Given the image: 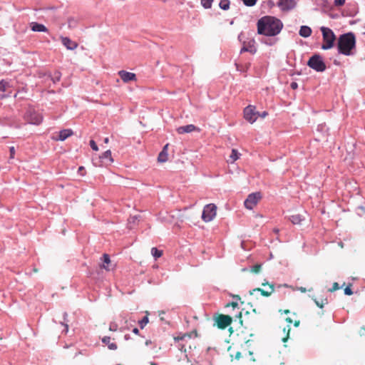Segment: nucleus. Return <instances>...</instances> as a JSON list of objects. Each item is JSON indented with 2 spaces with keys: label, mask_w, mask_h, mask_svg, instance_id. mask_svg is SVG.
Here are the masks:
<instances>
[{
  "label": "nucleus",
  "mask_w": 365,
  "mask_h": 365,
  "mask_svg": "<svg viewBox=\"0 0 365 365\" xmlns=\"http://www.w3.org/2000/svg\"><path fill=\"white\" fill-rule=\"evenodd\" d=\"M257 33L267 36L279 34L283 28L282 22L276 17L265 16L259 19L257 24Z\"/></svg>",
  "instance_id": "obj_1"
},
{
  "label": "nucleus",
  "mask_w": 365,
  "mask_h": 365,
  "mask_svg": "<svg viewBox=\"0 0 365 365\" xmlns=\"http://www.w3.org/2000/svg\"><path fill=\"white\" fill-rule=\"evenodd\" d=\"M338 51L345 56H350L356 47V37L352 32L339 36L337 43Z\"/></svg>",
  "instance_id": "obj_2"
},
{
  "label": "nucleus",
  "mask_w": 365,
  "mask_h": 365,
  "mask_svg": "<svg viewBox=\"0 0 365 365\" xmlns=\"http://www.w3.org/2000/svg\"><path fill=\"white\" fill-rule=\"evenodd\" d=\"M320 30L322 31L323 38L322 48L324 50H328L333 48L336 41V35L333 31L325 26H322Z\"/></svg>",
  "instance_id": "obj_3"
},
{
  "label": "nucleus",
  "mask_w": 365,
  "mask_h": 365,
  "mask_svg": "<svg viewBox=\"0 0 365 365\" xmlns=\"http://www.w3.org/2000/svg\"><path fill=\"white\" fill-rule=\"evenodd\" d=\"M308 66L317 72H323L326 70V65L322 58L319 54L312 56L307 62Z\"/></svg>",
  "instance_id": "obj_4"
},
{
  "label": "nucleus",
  "mask_w": 365,
  "mask_h": 365,
  "mask_svg": "<svg viewBox=\"0 0 365 365\" xmlns=\"http://www.w3.org/2000/svg\"><path fill=\"white\" fill-rule=\"evenodd\" d=\"M216 205L214 204H208L205 205L203 209L202 219L206 222H210L216 216Z\"/></svg>",
  "instance_id": "obj_5"
},
{
  "label": "nucleus",
  "mask_w": 365,
  "mask_h": 365,
  "mask_svg": "<svg viewBox=\"0 0 365 365\" xmlns=\"http://www.w3.org/2000/svg\"><path fill=\"white\" fill-rule=\"evenodd\" d=\"M232 317L222 314H218L215 318V325L220 329H225L232 324Z\"/></svg>",
  "instance_id": "obj_6"
},
{
  "label": "nucleus",
  "mask_w": 365,
  "mask_h": 365,
  "mask_svg": "<svg viewBox=\"0 0 365 365\" xmlns=\"http://www.w3.org/2000/svg\"><path fill=\"white\" fill-rule=\"evenodd\" d=\"M261 198L262 195L260 192H253L250 194L244 202L245 207L249 210L253 209Z\"/></svg>",
  "instance_id": "obj_7"
},
{
  "label": "nucleus",
  "mask_w": 365,
  "mask_h": 365,
  "mask_svg": "<svg viewBox=\"0 0 365 365\" xmlns=\"http://www.w3.org/2000/svg\"><path fill=\"white\" fill-rule=\"evenodd\" d=\"M258 112L255 111V106H248L244 109V118L250 123H253L257 119Z\"/></svg>",
  "instance_id": "obj_8"
},
{
  "label": "nucleus",
  "mask_w": 365,
  "mask_h": 365,
  "mask_svg": "<svg viewBox=\"0 0 365 365\" xmlns=\"http://www.w3.org/2000/svg\"><path fill=\"white\" fill-rule=\"evenodd\" d=\"M26 118L30 123L34 125H39L43 120L42 115L35 111H29Z\"/></svg>",
  "instance_id": "obj_9"
},
{
  "label": "nucleus",
  "mask_w": 365,
  "mask_h": 365,
  "mask_svg": "<svg viewBox=\"0 0 365 365\" xmlns=\"http://www.w3.org/2000/svg\"><path fill=\"white\" fill-rule=\"evenodd\" d=\"M277 6L282 11H289L294 9L296 6L295 0H279Z\"/></svg>",
  "instance_id": "obj_10"
},
{
  "label": "nucleus",
  "mask_w": 365,
  "mask_h": 365,
  "mask_svg": "<svg viewBox=\"0 0 365 365\" xmlns=\"http://www.w3.org/2000/svg\"><path fill=\"white\" fill-rule=\"evenodd\" d=\"M118 76L124 83L136 81V76L135 73L124 70L118 71Z\"/></svg>",
  "instance_id": "obj_11"
},
{
  "label": "nucleus",
  "mask_w": 365,
  "mask_h": 365,
  "mask_svg": "<svg viewBox=\"0 0 365 365\" xmlns=\"http://www.w3.org/2000/svg\"><path fill=\"white\" fill-rule=\"evenodd\" d=\"M267 285H268V287H269V291H265V289H263L261 288H255L252 290L251 294H252L253 292H259L264 297H269L274 291V285L273 284H269L268 282L262 283V286H267Z\"/></svg>",
  "instance_id": "obj_12"
},
{
  "label": "nucleus",
  "mask_w": 365,
  "mask_h": 365,
  "mask_svg": "<svg viewBox=\"0 0 365 365\" xmlns=\"http://www.w3.org/2000/svg\"><path fill=\"white\" fill-rule=\"evenodd\" d=\"M101 161V165L108 166L113 163V159L111 155V151L110 150L104 152L101 156H100Z\"/></svg>",
  "instance_id": "obj_13"
},
{
  "label": "nucleus",
  "mask_w": 365,
  "mask_h": 365,
  "mask_svg": "<svg viewBox=\"0 0 365 365\" xmlns=\"http://www.w3.org/2000/svg\"><path fill=\"white\" fill-rule=\"evenodd\" d=\"M62 44L68 50H75L78 44L68 37H61Z\"/></svg>",
  "instance_id": "obj_14"
},
{
  "label": "nucleus",
  "mask_w": 365,
  "mask_h": 365,
  "mask_svg": "<svg viewBox=\"0 0 365 365\" xmlns=\"http://www.w3.org/2000/svg\"><path fill=\"white\" fill-rule=\"evenodd\" d=\"M73 132L71 129H63L58 133V137H53V139L55 140H65L68 137L71 136Z\"/></svg>",
  "instance_id": "obj_15"
},
{
  "label": "nucleus",
  "mask_w": 365,
  "mask_h": 365,
  "mask_svg": "<svg viewBox=\"0 0 365 365\" xmlns=\"http://www.w3.org/2000/svg\"><path fill=\"white\" fill-rule=\"evenodd\" d=\"M195 130H199V129L196 126L192 125V124H190V125H184V126H180V127L178 128V129H177V132L179 134H184V133H191V132H193V131H195Z\"/></svg>",
  "instance_id": "obj_16"
},
{
  "label": "nucleus",
  "mask_w": 365,
  "mask_h": 365,
  "mask_svg": "<svg viewBox=\"0 0 365 365\" xmlns=\"http://www.w3.org/2000/svg\"><path fill=\"white\" fill-rule=\"evenodd\" d=\"M30 26L33 31H36V32H47L48 31L47 28L44 25L36 23V22H31L30 24Z\"/></svg>",
  "instance_id": "obj_17"
},
{
  "label": "nucleus",
  "mask_w": 365,
  "mask_h": 365,
  "mask_svg": "<svg viewBox=\"0 0 365 365\" xmlns=\"http://www.w3.org/2000/svg\"><path fill=\"white\" fill-rule=\"evenodd\" d=\"M168 144H166L164 148H163L162 151L159 153L158 157V160L160 163H165L168 159Z\"/></svg>",
  "instance_id": "obj_18"
},
{
  "label": "nucleus",
  "mask_w": 365,
  "mask_h": 365,
  "mask_svg": "<svg viewBox=\"0 0 365 365\" xmlns=\"http://www.w3.org/2000/svg\"><path fill=\"white\" fill-rule=\"evenodd\" d=\"M102 342L107 345L110 350H116L118 348L116 343L111 341V338L110 336H104L102 339Z\"/></svg>",
  "instance_id": "obj_19"
},
{
  "label": "nucleus",
  "mask_w": 365,
  "mask_h": 365,
  "mask_svg": "<svg viewBox=\"0 0 365 365\" xmlns=\"http://www.w3.org/2000/svg\"><path fill=\"white\" fill-rule=\"evenodd\" d=\"M312 34V29L307 26H302L299 29V35L302 37H309Z\"/></svg>",
  "instance_id": "obj_20"
},
{
  "label": "nucleus",
  "mask_w": 365,
  "mask_h": 365,
  "mask_svg": "<svg viewBox=\"0 0 365 365\" xmlns=\"http://www.w3.org/2000/svg\"><path fill=\"white\" fill-rule=\"evenodd\" d=\"M316 305L319 308H323L324 305L328 304V299L326 297H322L320 299H317L315 297H312Z\"/></svg>",
  "instance_id": "obj_21"
},
{
  "label": "nucleus",
  "mask_w": 365,
  "mask_h": 365,
  "mask_svg": "<svg viewBox=\"0 0 365 365\" xmlns=\"http://www.w3.org/2000/svg\"><path fill=\"white\" fill-rule=\"evenodd\" d=\"M102 259H103V262L102 267L103 269H106L107 271L111 270L112 269L109 267V264L110 263V259L109 255H107V254H104L103 255Z\"/></svg>",
  "instance_id": "obj_22"
},
{
  "label": "nucleus",
  "mask_w": 365,
  "mask_h": 365,
  "mask_svg": "<svg viewBox=\"0 0 365 365\" xmlns=\"http://www.w3.org/2000/svg\"><path fill=\"white\" fill-rule=\"evenodd\" d=\"M240 154L236 149H232L228 161L232 163L240 158Z\"/></svg>",
  "instance_id": "obj_23"
},
{
  "label": "nucleus",
  "mask_w": 365,
  "mask_h": 365,
  "mask_svg": "<svg viewBox=\"0 0 365 365\" xmlns=\"http://www.w3.org/2000/svg\"><path fill=\"white\" fill-rule=\"evenodd\" d=\"M151 254L153 256V257L156 259L158 258H160L163 255V250H160L156 247H153L151 249Z\"/></svg>",
  "instance_id": "obj_24"
},
{
  "label": "nucleus",
  "mask_w": 365,
  "mask_h": 365,
  "mask_svg": "<svg viewBox=\"0 0 365 365\" xmlns=\"http://www.w3.org/2000/svg\"><path fill=\"white\" fill-rule=\"evenodd\" d=\"M219 6L223 10H227L230 8V1L220 0Z\"/></svg>",
  "instance_id": "obj_25"
},
{
  "label": "nucleus",
  "mask_w": 365,
  "mask_h": 365,
  "mask_svg": "<svg viewBox=\"0 0 365 365\" xmlns=\"http://www.w3.org/2000/svg\"><path fill=\"white\" fill-rule=\"evenodd\" d=\"M291 222L294 225L300 224L302 219L299 215H293L290 217Z\"/></svg>",
  "instance_id": "obj_26"
},
{
  "label": "nucleus",
  "mask_w": 365,
  "mask_h": 365,
  "mask_svg": "<svg viewBox=\"0 0 365 365\" xmlns=\"http://www.w3.org/2000/svg\"><path fill=\"white\" fill-rule=\"evenodd\" d=\"M9 87V84L7 81L4 80L0 81V91L5 92Z\"/></svg>",
  "instance_id": "obj_27"
},
{
  "label": "nucleus",
  "mask_w": 365,
  "mask_h": 365,
  "mask_svg": "<svg viewBox=\"0 0 365 365\" xmlns=\"http://www.w3.org/2000/svg\"><path fill=\"white\" fill-rule=\"evenodd\" d=\"M61 74L59 71H56L54 72L53 76H51L52 81L55 83L56 82H58L61 79Z\"/></svg>",
  "instance_id": "obj_28"
},
{
  "label": "nucleus",
  "mask_w": 365,
  "mask_h": 365,
  "mask_svg": "<svg viewBox=\"0 0 365 365\" xmlns=\"http://www.w3.org/2000/svg\"><path fill=\"white\" fill-rule=\"evenodd\" d=\"M214 0H201V4L205 9H210Z\"/></svg>",
  "instance_id": "obj_29"
},
{
  "label": "nucleus",
  "mask_w": 365,
  "mask_h": 365,
  "mask_svg": "<svg viewBox=\"0 0 365 365\" xmlns=\"http://www.w3.org/2000/svg\"><path fill=\"white\" fill-rule=\"evenodd\" d=\"M148 317L147 316L144 317L140 321H139L138 324L141 329H143L144 327L148 323Z\"/></svg>",
  "instance_id": "obj_30"
},
{
  "label": "nucleus",
  "mask_w": 365,
  "mask_h": 365,
  "mask_svg": "<svg viewBox=\"0 0 365 365\" xmlns=\"http://www.w3.org/2000/svg\"><path fill=\"white\" fill-rule=\"evenodd\" d=\"M261 268H262V265L260 264H257L251 268V272L253 273L257 274L260 272Z\"/></svg>",
  "instance_id": "obj_31"
},
{
  "label": "nucleus",
  "mask_w": 365,
  "mask_h": 365,
  "mask_svg": "<svg viewBox=\"0 0 365 365\" xmlns=\"http://www.w3.org/2000/svg\"><path fill=\"white\" fill-rule=\"evenodd\" d=\"M257 0H242L244 4L247 6H253Z\"/></svg>",
  "instance_id": "obj_32"
},
{
  "label": "nucleus",
  "mask_w": 365,
  "mask_h": 365,
  "mask_svg": "<svg viewBox=\"0 0 365 365\" xmlns=\"http://www.w3.org/2000/svg\"><path fill=\"white\" fill-rule=\"evenodd\" d=\"M340 289L339 284L337 282H334L332 284V287L329 289V292H335Z\"/></svg>",
  "instance_id": "obj_33"
},
{
  "label": "nucleus",
  "mask_w": 365,
  "mask_h": 365,
  "mask_svg": "<svg viewBox=\"0 0 365 365\" xmlns=\"http://www.w3.org/2000/svg\"><path fill=\"white\" fill-rule=\"evenodd\" d=\"M351 284H350L349 285H348V286L344 289V294H345L346 295H349V296H350V295L353 294V292H352V290H351Z\"/></svg>",
  "instance_id": "obj_34"
},
{
  "label": "nucleus",
  "mask_w": 365,
  "mask_h": 365,
  "mask_svg": "<svg viewBox=\"0 0 365 365\" xmlns=\"http://www.w3.org/2000/svg\"><path fill=\"white\" fill-rule=\"evenodd\" d=\"M345 4V0H334V4L336 6H341Z\"/></svg>",
  "instance_id": "obj_35"
},
{
  "label": "nucleus",
  "mask_w": 365,
  "mask_h": 365,
  "mask_svg": "<svg viewBox=\"0 0 365 365\" xmlns=\"http://www.w3.org/2000/svg\"><path fill=\"white\" fill-rule=\"evenodd\" d=\"M90 145L93 150H98V145L93 140H90Z\"/></svg>",
  "instance_id": "obj_36"
},
{
  "label": "nucleus",
  "mask_w": 365,
  "mask_h": 365,
  "mask_svg": "<svg viewBox=\"0 0 365 365\" xmlns=\"http://www.w3.org/2000/svg\"><path fill=\"white\" fill-rule=\"evenodd\" d=\"M290 329H290L289 326H287V327H284V329H283V331H287V336L282 339V341H283L284 342L287 341V339H288V337H289V333Z\"/></svg>",
  "instance_id": "obj_37"
},
{
  "label": "nucleus",
  "mask_w": 365,
  "mask_h": 365,
  "mask_svg": "<svg viewBox=\"0 0 365 365\" xmlns=\"http://www.w3.org/2000/svg\"><path fill=\"white\" fill-rule=\"evenodd\" d=\"M232 358H235L236 360H239L242 357V353L240 351H237L235 355H230Z\"/></svg>",
  "instance_id": "obj_38"
},
{
  "label": "nucleus",
  "mask_w": 365,
  "mask_h": 365,
  "mask_svg": "<svg viewBox=\"0 0 365 365\" xmlns=\"http://www.w3.org/2000/svg\"><path fill=\"white\" fill-rule=\"evenodd\" d=\"M232 307L235 309V307H238V304L236 302H232L228 303L225 305V307Z\"/></svg>",
  "instance_id": "obj_39"
},
{
  "label": "nucleus",
  "mask_w": 365,
  "mask_h": 365,
  "mask_svg": "<svg viewBox=\"0 0 365 365\" xmlns=\"http://www.w3.org/2000/svg\"><path fill=\"white\" fill-rule=\"evenodd\" d=\"M9 151H10V158H14V155H15V148L14 147H11L9 148Z\"/></svg>",
  "instance_id": "obj_40"
},
{
  "label": "nucleus",
  "mask_w": 365,
  "mask_h": 365,
  "mask_svg": "<svg viewBox=\"0 0 365 365\" xmlns=\"http://www.w3.org/2000/svg\"><path fill=\"white\" fill-rule=\"evenodd\" d=\"M117 329H118V326L116 324L113 323V324H110V327H109L110 331H115L117 330Z\"/></svg>",
  "instance_id": "obj_41"
},
{
  "label": "nucleus",
  "mask_w": 365,
  "mask_h": 365,
  "mask_svg": "<svg viewBox=\"0 0 365 365\" xmlns=\"http://www.w3.org/2000/svg\"><path fill=\"white\" fill-rule=\"evenodd\" d=\"M290 87H291L293 90H295V89H297V88H298V84H297V83H296V82H292V83H291V84H290Z\"/></svg>",
  "instance_id": "obj_42"
},
{
  "label": "nucleus",
  "mask_w": 365,
  "mask_h": 365,
  "mask_svg": "<svg viewBox=\"0 0 365 365\" xmlns=\"http://www.w3.org/2000/svg\"><path fill=\"white\" fill-rule=\"evenodd\" d=\"M186 336H187L186 334H184V335L181 336H176V337L174 338V339L176 341H179L180 340H182Z\"/></svg>",
  "instance_id": "obj_43"
},
{
  "label": "nucleus",
  "mask_w": 365,
  "mask_h": 365,
  "mask_svg": "<svg viewBox=\"0 0 365 365\" xmlns=\"http://www.w3.org/2000/svg\"><path fill=\"white\" fill-rule=\"evenodd\" d=\"M267 115H268L267 112L264 111V112H263V113H258V114H257V117H258V116H260L261 118H265Z\"/></svg>",
  "instance_id": "obj_44"
},
{
  "label": "nucleus",
  "mask_w": 365,
  "mask_h": 365,
  "mask_svg": "<svg viewBox=\"0 0 365 365\" xmlns=\"http://www.w3.org/2000/svg\"><path fill=\"white\" fill-rule=\"evenodd\" d=\"M83 171H84V167L80 166L78 170V173H80L81 175H84L85 174L82 173Z\"/></svg>",
  "instance_id": "obj_45"
},
{
  "label": "nucleus",
  "mask_w": 365,
  "mask_h": 365,
  "mask_svg": "<svg viewBox=\"0 0 365 365\" xmlns=\"http://www.w3.org/2000/svg\"><path fill=\"white\" fill-rule=\"evenodd\" d=\"M298 289L302 292V293H305L307 292V289L305 287H300L298 288Z\"/></svg>",
  "instance_id": "obj_46"
},
{
  "label": "nucleus",
  "mask_w": 365,
  "mask_h": 365,
  "mask_svg": "<svg viewBox=\"0 0 365 365\" xmlns=\"http://www.w3.org/2000/svg\"><path fill=\"white\" fill-rule=\"evenodd\" d=\"M248 355H249V356H250V361H255V359H253V358H252V357H251V356L252 355V351H248Z\"/></svg>",
  "instance_id": "obj_47"
},
{
  "label": "nucleus",
  "mask_w": 365,
  "mask_h": 365,
  "mask_svg": "<svg viewBox=\"0 0 365 365\" xmlns=\"http://www.w3.org/2000/svg\"><path fill=\"white\" fill-rule=\"evenodd\" d=\"M133 332L134 334H138V332H139V330H138V328H134V329H133Z\"/></svg>",
  "instance_id": "obj_48"
},
{
  "label": "nucleus",
  "mask_w": 365,
  "mask_h": 365,
  "mask_svg": "<svg viewBox=\"0 0 365 365\" xmlns=\"http://www.w3.org/2000/svg\"><path fill=\"white\" fill-rule=\"evenodd\" d=\"M286 321H287L289 324L292 323V319H291V318H289V317H287V318L286 319Z\"/></svg>",
  "instance_id": "obj_49"
},
{
  "label": "nucleus",
  "mask_w": 365,
  "mask_h": 365,
  "mask_svg": "<svg viewBox=\"0 0 365 365\" xmlns=\"http://www.w3.org/2000/svg\"><path fill=\"white\" fill-rule=\"evenodd\" d=\"M294 325L296 327H298L299 325V320L298 321H295L294 323Z\"/></svg>",
  "instance_id": "obj_50"
},
{
  "label": "nucleus",
  "mask_w": 365,
  "mask_h": 365,
  "mask_svg": "<svg viewBox=\"0 0 365 365\" xmlns=\"http://www.w3.org/2000/svg\"><path fill=\"white\" fill-rule=\"evenodd\" d=\"M236 317H239L240 319L242 318V312H239L238 314L236 315Z\"/></svg>",
  "instance_id": "obj_51"
},
{
  "label": "nucleus",
  "mask_w": 365,
  "mask_h": 365,
  "mask_svg": "<svg viewBox=\"0 0 365 365\" xmlns=\"http://www.w3.org/2000/svg\"><path fill=\"white\" fill-rule=\"evenodd\" d=\"M108 142H109V138H106L104 139V143H108Z\"/></svg>",
  "instance_id": "obj_52"
},
{
  "label": "nucleus",
  "mask_w": 365,
  "mask_h": 365,
  "mask_svg": "<svg viewBox=\"0 0 365 365\" xmlns=\"http://www.w3.org/2000/svg\"><path fill=\"white\" fill-rule=\"evenodd\" d=\"M233 298H235L237 299H240V297L239 295H235V296H233Z\"/></svg>",
  "instance_id": "obj_53"
},
{
  "label": "nucleus",
  "mask_w": 365,
  "mask_h": 365,
  "mask_svg": "<svg viewBox=\"0 0 365 365\" xmlns=\"http://www.w3.org/2000/svg\"><path fill=\"white\" fill-rule=\"evenodd\" d=\"M68 329V327L67 324L65 325V331L67 332Z\"/></svg>",
  "instance_id": "obj_54"
},
{
  "label": "nucleus",
  "mask_w": 365,
  "mask_h": 365,
  "mask_svg": "<svg viewBox=\"0 0 365 365\" xmlns=\"http://www.w3.org/2000/svg\"><path fill=\"white\" fill-rule=\"evenodd\" d=\"M284 312L285 314H288V313H289V309H286V310L284 311Z\"/></svg>",
  "instance_id": "obj_55"
},
{
  "label": "nucleus",
  "mask_w": 365,
  "mask_h": 365,
  "mask_svg": "<svg viewBox=\"0 0 365 365\" xmlns=\"http://www.w3.org/2000/svg\"><path fill=\"white\" fill-rule=\"evenodd\" d=\"M150 341H147L145 342L146 345L150 344Z\"/></svg>",
  "instance_id": "obj_56"
},
{
  "label": "nucleus",
  "mask_w": 365,
  "mask_h": 365,
  "mask_svg": "<svg viewBox=\"0 0 365 365\" xmlns=\"http://www.w3.org/2000/svg\"><path fill=\"white\" fill-rule=\"evenodd\" d=\"M150 365H157V364H156V363H154V362H152V363L150 364Z\"/></svg>",
  "instance_id": "obj_57"
},
{
  "label": "nucleus",
  "mask_w": 365,
  "mask_h": 365,
  "mask_svg": "<svg viewBox=\"0 0 365 365\" xmlns=\"http://www.w3.org/2000/svg\"><path fill=\"white\" fill-rule=\"evenodd\" d=\"M242 51H247V49H246V48H243L242 49Z\"/></svg>",
  "instance_id": "obj_58"
},
{
  "label": "nucleus",
  "mask_w": 365,
  "mask_h": 365,
  "mask_svg": "<svg viewBox=\"0 0 365 365\" xmlns=\"http://www.w3.org/2000/svg\"><path fill=\"white\" fill-rule=\"evenodd\" d=\"M362 329L365 331V328L363 327Z\"/></svg>",
  "instance_id": "obj_59"
}]
</instances>
